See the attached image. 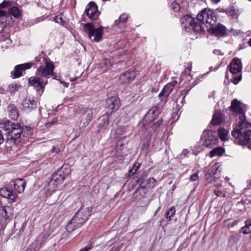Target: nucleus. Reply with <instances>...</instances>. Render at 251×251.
Segmentation results:
<instances>
[{"label":"nucleus","instance_id":"774afa93","mask_svg":"<svg viewBox=\"0 0 251 251\" xmlns=\"http://www.w3.org/2000/svg\"><path fill=\"white\" fill-rule=\"evenodd\" d=\"M227 77V73H226V78Z\"/></svg>","mask_w":251,"mask_h":251},{"label":"nucleus","instance_id":"2f4dec72","mask_svg":"<svg viewBox=\"0 0 251 251\" xmlns=\"http://www.w3.org/2000/svg\"><path fill=\"white\" fill-rule=\"evenodd\" d=\"M11 15L13 16L16 18H20L22 17V13L18 8L13 6L9 8L8 11Z\"/></svg>","mask_w":251,"mask_h":251},{"label":"nucleus","instance_id":"79ce46f5","mask_svg":"<svg viewBox=\"0 0 251 251\" xmlns=\"http://www.w3.org/2000/svg\"><path fill=\"white\" fill-rule=\"evenodd\" d=\"M162 123V120L159 119L156 123L153 124L151 127L154 130H156Z\"/></svg>","mask_w":251,"mask_h":251},{"label":"nucleus","instance_id":"423d86ee","mask_svg":"<svg viewBox=\"0 0 251 251\" xmlns=\"http://www.w3.org/2000/svg\"><path fill=\"white\" fill-rule=\"evenodd\" d=\"M84 30L88 33L89 38L93 41L99 42L103 36V27L95 28L91 23L84 25Z\"/></svg>","mask_w":251,"mask_h":251},{"label":"nucleus","instance_id":"bb28decb","mask_svg":"<svg viewBox=\"0 0 251 251\" xmlns=\"http://www.w3.org/2000/svg\"><path fill=\"white\" fill-rule=\"evenodd\" d=\"M9 117L12 120H16L19 116L18 109L14 104H10L7 106Z\"/></svg>","mask_w":251,"mask_h":251},{"label":"nucleus","instance_id":"6ab92c4d","mask_svg":"<svg viewBox=\"0 0 251 251\" xmlns=\"http://www.w3.org/2000/svg\"><path fill=\"white\" fill-rule=\"evenodd\" d=\"M0 194L3 197L6 198L9 203L15 202L17 198V195L14 194L11 190L6 187L0 190Z\"/></svg>","mask_w":251,"mask_h":251},{"label":"nucleus","instance_id":"ddd939ff","mask_svg":"<svg viewBox=\"0 0 251 251\" xmlns=\"http://www.w3.org/2000/svg\"><path fill=\"white\" fill-rule=\"evenodd\" d=\"M48 238L47 234L42 233L37 237L36 240L30 246V249L25 251H39L41 248L45 245Z\"/></svg>","mask_w":251,"mask_h":251},{"label":"nucleus","instance_id":"bf43d9fd","mask_svg":"<svg viewBox=\"0 0 251 251\" xmlns=\"http://www.w3.org/2000/svg\"><path fill=\"white\" fill-rule=\"evenodd\" d=\"M221 0H211V1L214 2V3H218Z\"/></svg>","mask_w":251,"mask_h":251},{"label":"nucleus","instance_id":"a19ab883","mask_svg":"<svg viewBox=\"0 0 251 251\" xmlns=\"http://www.w3.org/2000/svg\"><path fill=\"white\" fill-rule=\"evenodd\" d=\"M21 86L17 84H11L8 86L9 91L10 93H15L16 91H18Z\"/></svg>","mask_w":251,"mask_h":251},{"label":"nucleus","instance_id":"3c124183","mask_svg":"<svg viewBox=\"0 0 251 251\" xmlns=\"http://www.w3.org/2000/svg\"><path fill=\"white\" fill-rule=\"evenodd\" d=\"M8 5V2L4 0L0 4V8H4Z\"/></svg>","mask_w":251,"mask_h":251},{"label":"nucleus","instance_id":"7ed1b4c3","mask_svg":"<svg viewBox=\"0 0 251 251\" xmlns=\"http://www.w3.org/2000/svg\"><path fill=\"white\" fill-rule=\"evenodd\" d=\"M250 124L246 121H240L238 128L232 132V135L234 137L235 142L239 145H246L251 139V130Z\"/></svg>","mask_w":251,"mask_h":251},{"label":"nucleus","instance_id":"864d4df0","mask_svg":"<svg viewBox=\"0 0 251 251\" xmlns=\"http://www.w3.org/2000/svg\"><path fill=\"white\" fill-rule=\"evenodd\" d=\"M214 193L217 196H224L225 194L222 191H219V190H217V191L215 190L214 191Z\"/></svg>","mask_w":251,"mask_h":251},{"label":"nucleus","instance_id":"393cba45","mask_svg":"<svg viewBox=\"0 0 251 251\" xmlns=\"http://www.w3.org/2000/svg\"><path fill=\"white\" fill-rule=\"evenodd\" d=\"M25 185L26 182L23 178L16 179L13 183L15 190L19 193L24 192Z\"/></svg>","mask_w":251,"mask_h":251},{"label":"nucleus","instance_id":"09e8293b","mask_svg":"<svg viewBox=\"0 0 251 251\" xmlns=\"http://www.w3.org/2000/svg\"><path fill=\"white\" fill-rule=\"evenodd\" d=\"M56 122H57V119L55 118H54L53 120L51 121V122L46 123L45 124V125L46 127H50L51 126H52L55 123H56Z\"/></svg>","mask_w":251,"mask_h":251},{"label":"nucleus","instance_id":"ea45409f","mask_svg":"<svg viewBox=\"0 0 251 251\" xmlns=\"http://www.w3.org/2000/svg\"><path fill=\"white\" fill-rule=\"evenodd\" d=\"M175 208L174 206L171 207L169 210L166 212V217L168 218L169 220H171V218L175 214Z\"/></svg>","mask_w":251,"mask_h":251},{"label":"nucleus","instance_id":"412c9836","mask_svg":"<svg viewBox=\"0 0 251 251\" xmlns=\"http://www.w3.org/2000/svg\"><path fill=\"white\" fill-rule=\"evenodd\" d=\"M207 30H211V33L216 36H223L225 35L226 31V27L221 24H219L214 27L207 28Z\"/></svg>","mask_w":251,"mask_h":251},{"label":"nucleus","instance_id":"f03ea898","mask_svg":"<svg viewBox=\"0 0 251 251\" xmlns=\"http://www.w3.org/2000/svg\"><path fill=\"white\" fill-rule=\"evenodd\" d=\"M92 210V206L87 207L83 205L67 225L66 226L67 231L68 232H72L80 227L83 223L88 220Z\"/></svg>","mask_w":251,"mask_h":251},{"label":"nucleus","instance_id":"a878e982","mask_svg":"<svg viewBox=\"0 0 251 251\" xmlns=\"http://www.w3.org/2000/svg\"><path fill=\"white\" fill-rule=\"evenodd\" d=\"M57 187V186L50 179L44 187L46 196H51L52 193L56 191Z\"/></svg>","mask_w":251,"mask_h":251},{"label":"nucleus","instance_id":"c03bdc74","mask_svg":"<svg viewBox=\"0 0 251 251\" xmlns=\"http://www.w3.org/2000/svg\"><path fill=\"white\" fill-rule=\"evenodd\" d=\"M94 247V244L93 243L89 244L86 247L81 249L78 251H89L91 250Z\"/></svg>","mask_w":251,"mask_h":251},{"label":"nucleus","instance_id":"c756f323","mask_svg":"<svg viewBox=\"0 0 251 251\" xmlns=\"http://www.w3.org/2000/svg\"><path fill=\"white\" fill-rule=\"evenodd\" d=\"M173 90V89L172 88L171 85L168 83L164 87L161 92L159 93L158 96L160 98L162 96H164L165 98H167Z\"/></svg>","mask_w":251,"mask_h":251},{"label":"nucleus","instance_id":"58836bf2","mask_svg":"<svg viewBox=\"0 0 251 251\" xmlns=\"http://www.w3.org/2000/svg\"><path fill=\"white\" fill-rule=\"evenodd\" d=\"M54 20L56 23L60 24L64 26L67 25V23L66 21L63 20L60 15L55 16L54 18Z\"/></svg>","mask_w":251,"mask_h":251},{"label":"nucleus","instance_id":"052dcab7","mask_svg":"<svg viewBox=\"0 0 251 251\" xmlns=\"http://www.w3.org/2000/svg\"><path fill=\"white\" fill-rule=\"evenodd\" d=\"M76 79H77V78H76H76H70V80L71 81H75Z\"/></svg>","mask_w":251,"mask_h":251},{"label":"nucleus","instance_id":"f8f14e48","mask_svg":"<svg viewBox=\"0 0 251 251\" xmlns=\"http://www.w3.org/2000/svg\"><path fill=\"white\" fill-rule=\"evenodd\" d=\"M120 100L116 97H112L106 101V112L107 115H111L117 111L120 107Z\"/></svg>","mask_w":251,"mask_h":251},{"label":"nucleus","instance_id":"4c0bfd02","mask_svg":"<svg viewBox=\"0 0 251 251\" xmlns=\"http://www.w3.org/2000/svg\"><path fill=\"white\" fill-rule=\"evenodd\" d=\"M127 19V15L126 14H123L120 16L118 20H116L115 21V24L116 25H118L119 24L121 23H125Z\"/></svg>","mask_w":251,"mask_h":251},{"label":"nucleus","instance_id":"dca6fc26","mask_svg":"<svg viewBox=\"0 0 251 251\" xmlns=\"http://www.w3.org/2000/svg\"><path fill=\"white\" fill-rule=\"evenodd\" d=\"M85 13L92 20H96L99 16V11L96 3L94 2H89L86 6Z\"/></svg>","mask_w":251,"mask_h":251},{"label":"nucleus","instance_id":"a211bd4d","mask_svg":"<svg viewBox=\"0 0 251 251\" xmlns=\"http://www.w3.org/2000/svg\"><path fill=\"white\" fill-rule=\"evenodd\" d=\"M136 77V73L133 71H126L121 74L119 79L122 84H129L132 82Z\"/></svg>","mask_w":251,"mask_h":251},{"label":"nucleus","instance_id":"20e7f679","mask_svg":"<svg viewBox=\"0 0 251 251\" xmlns=\"http://www.w3.org/2000/svg\"><path fill=\"white\" fill-rule=\"evenodd\" d=\"M185 30L188 32L194 31L197 34H202L205 32V27L200 25L197 19L189 15L183 16L180 20Z\"/></svg>","mask_w":251,"mask_h":251},{"label":"nucleus","instance_id":"0eeeda50","mask_svg":"<svg viewBox=\"0 0 251 251\" xmlns=\"http://www.w3.org/2000/svg\"><path fill=\"white\" fill-rule=\"evenodd\" d=\"M218 138L215 132L210 130L203 131L201 139V144L206 148H211L216 145Z\"/></svg>","mask_w":251,"mask_h":251},{"label":"nucleus","instance_id":"8fccbe9b","mask_svg":"<svg viewBox=\"0 0 251 251\" xmlns=\"http://www.w3.org/2000/svg\"><path fill=\"white\" fill-rule=\"evenodd\" d=\"M238 223H239V221L235 220L233 222L229 223L228 225V228L233 227L234 226L237 225Z\"/></svg>","mask_w":251,"mask_h":251},{"label":"nucleus","instance_id":"9b49d317","mask_svg":"<svg viewBox=\"0 0 251 251\" xmlns=\"http://www.w3.org/2000/svg\"><path fill=\"white\" fill-rule=\"evenodd\" d=\"M39 76H32L28 79V83L29 85L33 87L36 91L42 90L44 91L45 86L48 83L47 80H44L43 78L40 77Z\"/></svg>","mask_w":251,"mask_h":251},{"label":"nucleus","instance_id":"473e14b6","mask_svg":"<svg viewBox=\"0 0 251 251\" xmlns=\"http://www.w3.org/2000/svg\"><path fill=\"white\" fill-rule=\"evenodd\" d=\"M224 151H225L222 148H216L209 152V156L211 158L216 156H221L223 154Z\"/></svg>","mask_w":251,"mask_h":251},{"label":"nucleus","instance_id":"603ef678","mask_svg":"<svg viewBox=\"0 0 251 251\" xmlns=\"http://www.w3.org/2000/svg\"><path fill=\"white\" fill-rule=\"evenodd\" d=\"M189 151L187 149H183L180 155L183 156L184 157L187 156L188 154L189 153Z\"/></svg>","mask_w":251,"mask_h":251},{"label":"nucleus","instance_id":"de8ad7c7","mask_svg":"<svg viewBox=\"0 0 251 251\" xmlns=\"http://www.w3.org/2000/svg\"><path fill=\"white\" fill-rule=\"evenodd\" d=\"M50 151L52 153L55 152V154H58L61 151V150L58 147L53 146Z\"/></svg>","mask_w":251,"mask_h":251},{"label":"nucleus","instance_id":"c85d7f7f","mask_svg":"<svg viewBox=\"0 0 251 251\" xmlns=\"http://www.w3.org/2000/svg\"><path fill=\"white\" fill-rule=\"evenodd\" d=\"M139 183H144L145 187L148 190L149 188H152L156 185V180L153 177H150L146 180L142 179H138Z\"/></svg>","mask_w":251,"mask_h":251},{"label":"nucleus","instance_id":"aec40b11","mask_svg":"<svg viewBox=\"0 0 251 251\" xmlns=\"http://www.w3.org/2000/svg\"><path fill=\"white\" fill-rule=\"evenodd\" d=\"M13 209L11 205H3L0 206V216L6 221L13 215Z\"/></svg>","mask_w":251,"mask_h":251},{"label":"nucleus","instance_id":"9d476101","mask_svg":"<svg viewBox=\"0 0 251 251\" xmlns=\"http://www.w3.org/2000/svg\"><path fill=\"white\" fill-rule=\"evenodd\" d=\"M70 175V170L62 168L55 173L53 174L50 178L51 180L55 183L57 186L61 184L64 180Z\"/></svg>","mask_w":251,"mask_h":251},{"label":"nucleus","instance_id":"f257e3e1","mask_svg":"<svg viewBox=\"0 0 251 251\" xmlns=\"http://www.w3.org/2000/svg\"><path fill=\"white\" fill-rule=\"evenodd\" d=\"M1 127L7 131V142L16 144L19 139L28 138L31 134V128L22 127L19 123H14L7 120L1 124Z\"/></svg>","mask_w":251,"mask_h":251},{"label":"nucleus","instance_id":"4468645a","mask_svg":"<svg viewBox=\"0 0 251 251\" xmlns=\"http://www.w3.org/2000/svg\"><path fill=\"white\" fill-rule=\"evenodd\" d=\"M33 65V63L29 62L16 65L14 70L11 72L12 78H17L22 75L23 71L26 69H30Z\"/></svg>","mask_w":251,"mask_h":251},{"label":"nucleus","instance_id":"c9c22d12","mask_svg":"<svg viewBox=\"0 0 251 251\" xmlns=\"http://www.w3.org/2000/svg\"><path fill=\"white\" fill-rule=\"evenodd\" d=\"M139 167L140 164L138 162H135L133 164L132 168L129 171L128 176L130 177L134 175L136 173Z\"/></svg>","mask_w":251,"mask_h":251},{"label":"nucleus","instance_id":"f704fd0d","mask_svg":"<svg viewBox=\"0 0 251 251\" xmlns=\"http://www.w3.org/2000/svg\"><path fill=\"white\" fill-rule=\"evenodd\" d=\"M109 125V121L107 119L102 120L101 123L98 126V131L101 132L104 131L107 127Z\"/></svg>","mask_w":251,"mask_h":251},{"label":"nucleus","instance_id":"13d9d810","mask_svg":"<svg viewBox=\"0 0 251 251\" xmlns=\"http://www.w3.org/2000/svg\"><path fill=\"white\" fill-rule=\"evenodd\" d=\"M248 185H247V189H250L251 187V180H250L249 181H248Z\"/></svg>","mask_w":251,"mask_h":251},{"label":"nucleus","instance_id":"6e6552de","mask_svg":"<svg viewBox=\"0 0 251 251\" xmlns=\"http://www.w3.org/2000/svg\"><path fill=\"white\" fill-rule=\"evenodd\" d=\"M45 65L39 67L36 71V75L40 77H47L48 75H54V65L51 61H48L44 59Z\"/></svg>","mask_w":251,"mask_h":251},{"label":"nucleus","instance_id":"338daca9","mask_svg":"<svg viewBox=\"0 0 251 251\" xmlns=\"http://www.w3.org/2000/svg\"><path fill=\"white\" fill-rule=\"evenodd\" d=\"M4 228V227H3V225H2L1 226V228H1V229H3V228Z\"/></svg>","mask_w":251,"mask_h":251},{"label":"nucleus","instance_id":"e433bc0d","mask_svg":"<svg viewBox=\"0 0 251 251\" xmlns=\"http://www.w3.org/2000/svg\"><path fill=\"white\" fill-rule=\"evenodd\" d=\"M101 65L103 70L105 71L110 68L111 66V63L109 59H104L102 60Z\"/></svg>","mask_w":251,"mask_h":251},{"label":"nucleus","instance_id":"680f3d73","mask_svg":"<svg viewBox=\"0 0 251 251\" xmlns=\"http://www.w3.org/2000/svg\"><path fill=\"white\" fill-rule=\"evenodd\" d=\"M61 83L65 86V87H67L68 85L67 84V83L65 82H61Z\"/></svg>","mask_w":251,"mask_h":251},{"label":"nucleus","instance_id":"72a5a7b5","mask_svg":"<svg viewBox=\"0 0 251 251\" xmlns=\"http://www.w3.org/2000/svg\"><path fill=\"white\" fill-rule=\"evenodd\" d=\"M241 231L244 234L251 232V219H248L245 222V225L241 229Z\"/></svg>","mask_w":251,"mask_h":251},{"label":"nucleus","instance_id":"7c9ffc66","mask_svg":"<svg viewBox=\"0 0 251 251\" xmlns=\"http://www.w3.org/2000/svg\"><path fill=\"white\" fill-rule=\"evenodd\" d=\"M218 135L222 141L227 140L228 138V131L223 127H220L219 129Z\"/></svg>","mask_w":251,"mask_h":251},{"label":"nucleus","instance_id":"5fc2aeb1","mask_svg":"<svg viewBox=\"0 0 251 251\" xmlns=\"http://www.w3.org/2000/svg\"><path fill=\"white\" fill-rule=\"evenodd\" d=\"M6 15V12L3 10H0V17L5 16Z\"/></svg>","mask_w":251,"mask_h":251},{"label":"nucleus","instance_id":"69168bd1","mask_svg":"<svg viewBox=\"0 0 251 251\" xmlns=\"http://www.w3.org/2000/svg\"><path fill=\"white\" fill-rule=\"evenodd\" d=\"M225 179H226V181H228L229 180V178L228 177H226L225 178Z\"/></svg>","mask_w":251,"mask_h":251},{"label":"nucleus","instance_id":"4d7b16f0","mask_svg":"<svg viewBox=\"0 0 251 251\" xmlns=\"http://www.w3.org/2000/svg\"><path fill=\"white\" fill-rule=\"evenodd\" d=\"M168 84L171 85V86H172V88L174 89V87H175L176 85L177 82L176 81H173L170 83H169Z\"/></svg>","mask_w":251,"mask_h":251},{"label":"nucleus","instance_id":"0e129e2a","mask_svg":"<svg viewBox=\"0 0 251 251\" xmlns=\"http://www.w3.org/2000/svg\"><path fill=\"white\" fill-rule=\"evenodd\" d=\"M53 76L54 79H56V75L54 73V75H52Z\"/></svg>","mask_w":251,"mask_h":251},{"label":"nucleus","instance_id":"1a4fd4ad","mask_svg":"<svg viewBox=\"0 0 251 251\" xmlns=\"http://www.w3.org/2000/svg\"><path fill=\"white\" fill-rule=\"evenodd\" d=\"M82 115L80 117L81 127L85 128L92 121L93 116L96 114V110L93 108L86 107L82 110Z\"/></svg>","mask_w":251,"mask_h":251},{"label":"nucleus","instance_id":"37998d69","mask_svg":"<svg viewBox=\"0 0 251 251\" xmlns=\"http://www.w3.org/2000/svg\"><path fill=\"white\" fill-rule=\"evenodd\" d=\"M241 79H242V75L241 74H239L237 76H235L233 78V80L232 81V82L234 84L236 85L241 80Z\"/></svg>","mask_w":251,"mask_h":251},{"label":"nucleus","instance_id":"4be33fe9","mask_svg":"<svg viewBox=\"0 0 251 251\" xmlns=\"http://www.w3.org/2000/svg\"><path fill=\"white\" fill-rule=\"evenodd\" d=\"M225 121V117L223 113L218 110H215L210 124L213 126L220 125Z\"/></svg>","mask_w":251,"mask_h":251},{"label":"nucleus","instance_id":"a18cd8bd","mask_svg":"<svg viewBox=\"0 0 251 251\" xmlns=\"http://www.w3.org/2000/svg\"><path fill=\"white\" fill-rule=\"evenodd\" d=\"M199 172L198 171L191 175L189 177L190 180L192 181L197 180L199 178Z\"/></svg>","mask_w":251,"mask_h":251},{"label":"nucleus","instance_id":"5701e85b","mask_svg":"<svg viewBox=\"0 0 251 251\" xmlns=\"http://www.w3.org/2000/svg\"><path fill=\"white\" fill-rule=\"evenodd\" d=\"M37 101L34 97H26L22 102L24 108L33 109L37 107Z\"/></svg>","mask_w":251,"mask_h":251},{"label":"nucleus","instance_id":"49530a36","mask_svg":"<svg viewBox=\"0 0 251 251\" xmlns=\"http://www.w3.org/2000/svg\"><path fill=\"white\" fill-rule=\"evenodd\" d=\"M172 8L176 11H178L180 8L179 4L176 1L173 2L172 3Z\"/></svg>","mask_w":251,"mask_h":251},{"label":"nucleus","instance_id":"b1692460","mask_svg":"<svg viewBox=\"0 0 251 251\" xmlns=\"http://www.w3.org/2000/svg\"><path fill=\"white\" fill-rule=\"evenodd\" d=\"M230 108L233 112L237 114L242 115H243L244 114V111L241 106L240 102L236 99H234L232 100Z\"/></svg>","mask_w":251,"mask_h":251},{"label":"nucleus","instance_id":"e2e57ef3","mask_svg":"<svg viewBox=\"0 0 251 251\" xmlns=\"http://www.w3.org/2000/svg\"><path fill=\"white\" fill-rule=\"evenodd\" d=\"M249 44L251 47V38L249 41Z\"/></svg>","mask_w":251,"mask_h":251},{"label":"nucleus","instance_id":"39448f33","mask_svg":"<svg viewBox=\"0 0 251 251\" xmlns=\"http://www.w3.org/2000/svg\"><path fill=\"white\" fill-rule=\"evenodd\" d=\"M197 21L199 22L200 25L204 26L205 30L206 27L215 25L217 21V18L213 10L209 8H204L197 15Z\"/></svg>","mask_w":251,"mask_h":251},{"label":"nucleus","instance_id":"6e6d98bb","mask_svg":"<svg viewBox=\"0 0 251 251\" xmlns=\"http://www.w3.org/2000/svg\"><path fill=\"white\" fill-rule=\"evenodd\" d=\"M4 141L3 135L2 134L1 131L0 130V145H1Z\"/></svg>","mask_w":251,"mask_h":251},{"label":"nucleus","instance_id":"2eb2a0df","mask_svg":"<svg viewBox=\"0 0 251 251\" xmlns=\"http://www.w3.org/2000/svg\"><path fill=\"white\" fill-rule=\"evenodd\" d=\"M160 114L159 109L157 107L151 108L146 114L143 120V124L147 125L155 120Z\"/></svg>","mask_w":251,"mask_h":251},{"label":"nucleus","instance_id":"f3484780","mask_svg":"<svg viewBox=\"0 0 251 251\" xmlns=\"http://www.w3.org/2000/svg\"><path fill=\"white\" fill-rule=\"evenodd\" d=\"M228 69L230 72L233 75L241 73L242 69L241 61L237 58H234L228 66Z\"/></svg>","mask_w":251,"mask_h":251},{"label":"nucleus","instance_id":"cd10ccee","mask_svg":"<svg viewBox=\"0 0 251 251\" xmlns=\"http://www.w3.org/2000/svg\"><path fill=\"white\" fill-rule=\"evenodd\" d=\"M144 183H140V185L134 192V195L136 197H138V199L143 198L148 190L145 187Z\"/></svg>","mask_w":251,"mask_h":251}]
</instances>
